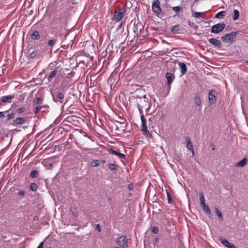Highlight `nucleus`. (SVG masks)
Returning <instances> with one entry per match:
<instances>
[{
  "mask_svg": "<svg viewBox=\"0 0 248 248\" xmlns=\"http://www.w3.org/2000/svg\"><path fill=\"white\" fill-rule=\"evenodd\" d=\"M240 31H232L229 33H226L221 37V41L224 43L230 42L232 43L235 42L237 35L239 34Z\"/></svg>",
  "mask_w": 248,
  "mask_h": 248,
  "instance_id": "f257e3e1",
  "label": "nucleus"
},
{
  "mask_svg": "<svg viewBox=\"0 0 248 248\" xmlns=\"http://www.w3.org/2000/svg\"><path fill=\"white\" fill-rule=\"evenodd\" d=\"M62 68H60L59 67H56L53 71H52L49 75L47 77L46 76L44 78V80H47V83H49L52 81L53 78L56 77H59L60 76V72Z\"/></svg>",
  "mask_w": 248,
  "mask_h": 248,
  "instance_id": "f03ea898",
  "label": "nucleus"
},
{
  "mask_svg": "<svg viewBox=\"0 0 248 248\" xmlns=\"http://www.w3.org/2000/svg\"><path fill=\"white\" fill-rule=\"evenodd\" d=\"M138 106L146 108L147 111H149L151 108V103L149 102L148 98L146 95L140 98V101Z\"/></svg>",
  "mask_w": 248,
  "mask_h": 248,
  "instance_id": "7ed1b4c3",
  "label": "nucleus"
},
{
  "mask_svg": "<svg viewBox=\"0 0 248 248\" xmlns=\"http://www.w3.org/2000/svg\"><path fill=\"white\" fill-rule=\"evenodd\" d=\"M19 186H13L10 188L11 192L14 195H17L21 198L25 197L26 191L25 190H21L19 188Z\"/></svg>",
  "mask_w": 248,
  "mask_h": 248,
  "instance_id": "20e7f679",
  "label": "nucleus"
},
{
  "mask_svg": "<svg viewBox=\"0 0 248 248\" xmlns=\"http://www.w3.org/2000/svg\"><path fill=\"white\" fill-rule=\"evenodd\" d=\"M225 27L224 23H219L212 27L211 32L214 33H218L221 32Z\"/></svg>",
  "mask_w": 248,
  "mask_h": 248,
  "instance_id": "39448f33",
  "label": "nucleus"
},
{
  "mask_svg": "<svg viewBox=\"0 0 248 248\" xmlns=\"http://www.w3.org/2000/svg\"><path fill=\"white\" fill-rule=\"evenodd\" d=\"M125 11V9L119 8L118 11H116L115 12L114 15L113 16V20L117 21H119L121 20L123 17V15Z\"/></svg>",
  "mask_w": 248,
  "mask_h": 248,
  "instance_id": "423d86ee",
  "label": "nucleus"
},
{
  "mask_svg": "<svg viewBox=\"0 0 248 248\" xmlns=\"http://www.w3.org/2000/svg\"><path fill=\"white\" fill-rule=\"evenodd\" d=\"M52 99L54 102L62 103L65 95L62 93H54L52 94Z\"/></svg>",
  "mask_w": 248,
  "mask_h": 248,
  "instance_id": "0eeeda50",
  "label": "nucleus"
},
{
  "mask_svg": "<svg viewBox=\"0 0 248 248\" xmlns=\"http://www.w3.org/2000/svg\"><path fill=\"white\" fill-rule=\"evenodd\" d=\"M117 242L119 245L123 248H127L128 242L127 238L124 236H121L117 238Z\"/></svg>",
  "mask_w": 248,
  "mask_h": 248,
  "instance_id": "6e6552de",
  "label": "nucleus"
},
{
  "mask_svg": "<svg viewBox=\"0 0 248 248\" xmlns=\"http://www.w3.org/2000/svg\"><path fill=\"white\" fill-rule=\"evenodd\" d=\"M152 10L153 11L157 13L160 14L162 10L160 7V1L159 0H155L152 4Z\"/></svg>",
  "mask_w": 248,
  "mask_h": 248,
  "instance_id": "1a4fd4ad",
  "label": "nucleus"
},
{
  "mask_svg": "<svg viewBox=\"0 0 248 248\" xmlns=\"http://www.w3.org/2000/svg\"><path fill=\"white\" fill-rule=\"evenodd\" d=\"M141 130L143 132V134L146 137H152V135L148 130V127L146 124V122L145 123H141Z\"/></svg>",
  "mask_w": 248,
  "mask_h": 248,
  "instance_id": "9d476101",
  "label": "nucleus"
},
{
  "mask_svg": "<svg viewBox=\"0 0 248 248\" xmlns=\"http://www.w3.org/2000/svg\"><path fill=\"white\" fill-rule=\"evenodd\" d=\"M165 77L167 79V86L170 88V84L172 83L175 78V76L174 74L168 72L166 74Z\"/></svg>",
  "mask_w": 248,
  "mask_h": 248,
  "instance_id": "9b49d317",
  "label": "nucleus"
},
{
  "mask_svg": "<svg viewBox=\"0 0 248 248\" xmlns=\"http://www.w3.org/2000/svg\"><path fill=\"white\" fill-rule=\"evenodd\" d=\"M219 240L222 244L228 248H237L234 245L230 243L227 239L220 237Z\"/></svg>",
  "mask_w": 248,
  "mask_h": 248,
  "instance_id": "f8f14e48",
  "label": "nucleus"
},
{
  "mask_svg": "<svg viewBox=\"0 0 248 248\" xmlns=\"http://www.w3.org/2000/svg\"><path fill=\"white\" fill-rule=\"evenodd\" d=\"M215 93V91L213 90H210L209 92L208 99L210 104H214L216 101Z\"/></svg>",
  "mask_w": 248,
  "mask_h": 248,
  "instance_id": "ddd939ff",
  "label": "nucleus"
},
{
  "mask_svg": "<svg viewBox=\"0 0 248 248\" xmlns=\"http://www.w3.org/2000/svg\"><path fill=\"white\" fill-rule=\"evenodd\" d=\"M209 43L215 46H217L218 48H221L222 45L220 41L217 39L211 38L208 40Z\"/></svg>",
  "mask_w": 248,
  "mask_h": 248,
  "instance_id": "4468645a",
  "label": "nucleus"
},
{
  "mask_svg": "<svg viewBox=\"0 0 248 248\" xmlns=\"http://www.w3.org/2000/svg\"><path fill=\"white\" fill-rule=\"evenodd\" d=\"M26 119L22 117L17 118L14 122L11 123L12 125L15 126L17 124H22L26 122Z\"/></svg>",
  "mask_w": 248,
  "mask_h": 248,
  "instance_id": "2eb2a0df",
  "label": "nucleus"
},
{
  "mask_svg": "<svg viewBox=\"0 0 248 248\" xmlns=\"http://www.w3.org/2000/svg\"><path fill=\"white\" fill-rule=\"evenodd\" d=\"M14 95L3 96L0 98L1 103H11Z\"/></svg>",
  "mask_w": 248,
  "mask_h": 248,
  "instance_id": "dca6fc26",
  "label": "nucleus"
},
{
  "mask_svg": "<svg viewBox=\"0 0 248 248\" xmlns=\"http://www.w3.org/2000/svg\"><path fill=\"white\" fill-rule=\"evenodd\" d=\"M194 100L195 104L197 106H201L202 104V101L200 98V95L199 93H194Z\"/></svg>",
  "mask_w": 248,
  "mask_h": 248,
  "instance_id": "f3484780",
  "label": "nucleus"
},
{
  "mask_svg": "<svg viewBox=\"0 0 248 248\" xmlns=\"http://www.w3.org/2000/svg\"><path fill=\"white\" fill-rule=\"evenodd\" d=\"M178 64L180 66V71L182 73V75H185L187 72L186 64L182 62H179Z\"/></svg>",
  "mask_w": 248,
  "mask_h": 248,
  "instance_id": "a211bd4d",
  "label": "nucleus"
},
{
  "mask_svg": "<svg viewBox=\"0 0 248 248\" xmlns=\"http://www.w3.org/2000/svg\"><path fill=\"white\" fill-rule=\"evenodd\" d=\"M37 94L35 95V98L34 100L33 101V105H37L38 104H42L43 98L41 97H39L37 96Z\"/></svg>",
  "mask_w": 248,
  "mask_h": 248,
  "instance_id": "6ab92c4d",
  "label": "nucleus"
},
{
  "mask_svg": "<svg viewBox=\"0 0 248 248\" xmlns=\"http://www.w3.org/2000/svg\"><path fill=\"white\" fill-rule=\"evenodd\" d=\"M40 33L37 31H34L32 34H31V37L33 40H37L40 38Z\"/></svg>",
  "mask_w": 248,
  "mask_h": 248,
  "instance_id": "aec40b11",
  "label": "nucleus"
},
{
  "mask_svg": "<svg viewBox=\"0 0 248 248\" xmlns=\"http://www.w3.org/2000/svg\"><path fill=\"white\" fill-rule=\"evenodd\" d=\"M247 159L246 157H245L240 161L237 162L236 166L238 167H243L247 164Z\"/></svg>",
  "mask_w": 248,
  "mask_h": 248,
  "instance_id": "412c9836",
  "label": "nucleus"
},
{
  "mask_svg": "<svg viewBox=\"0 0 248 248\" xmlns=\"http://www.w3.org/2000/svg\"><path fill=\"white\" fill-rule=\"evenodd\" d=\"M215 212L216 214L218 217L219 220L222 221L223 220V217L222 212L220 211L217 207H215Z\"/></svg>",
  "mask_w": 248,
  "mask_h": 248,
  "instance_id": "4be33fe9",
  "label": "nucleus"
},
{
  "mask_svg": "<svg viewBox=\"0 0 248 248\" xmlns=\"http://www.w3.org/2000/svg\"><path fill=\"white\" fill-rule=\"evenodd\" d=\"M192 16L193 17H196V18H199V17L204 18V14H203V13L192 11Z\"/></svg>",
  "mask_w": 248,
  "mask_h": 248,
  "instance_id": "5701e85b",
  "label": "nucleus"
},
{
  "mask_svg": "<svg viewBox=\"0 0 248 248\" xmlns=\"http://www.w3.org/2000/svg\"><path fill=\"white\" fill-rule=\"evenodd\" d=\"M56 42H57L56 39H50L48 41L47 46H50L51 47V48H50L51 51H52V47L55 45Z\"/></svg>",
  "mask_w": 248,
  "mask_h": 248,
  "instance_id": "b1692460",
  "label": "nucleus"
},
{
  "mask_svg": "<svg viewBox=\"0 0 248 248\" xmlns=\"http://www.w3.org/2000/svg\"><path fill=\"white\" fill-rule=\"evenodd\" d=\"M239 15L240 13L239 11L236 9H234L233 10V15L232 16L233 20L234 21L237 20L239 17Z\"/></svg>",
  "mask_w": 248,
  "mask_h": 248,
  "instance_id": "393cba45",
  "label": "nucleus"
},
{
  "mask_svg": "<svg viewBox=\"0 0 248 248\" xmlns=\"http://www.w3.org/2000/svg\"><path fill=\"white\" fill-rule=\"evenodd\" d=\"M226 15L225 11H222L217 13L215 16V18H221L224 17Z\"/></svg>",
  "mask_w": 248,
  "mask_h": 248,
  "instance_id": "a878e982",
  "label": "nucleus"
},
{
  "mask_svg": "<svg viewBox=\"0 0 248 248\" xmlns=\"http://www.w3.org/2000/svg\"><path fill=\"white\" fill-rule=\"evenodd\" d=\"M180 26L179 25H177L173 27L171 29V31L173 33H177L180 30Z\"/></svg>",
  "mask_w": 248,
  "mask_h": 248,
  "instance_id": "bb28decb",
  "label": "nucleus"
},
{
  "mask_svg": "<svg viewBox=\"0 0 248 248\" xmlns=\"http://www.w3.org/2000/svg\"><path fill=\"white\" fill-rule=\"evenodd\" d=\"M186 141H187L186 147L189 150H191L192 148H193V145H192V143L190 141V138H186Z\"/></svg>",
  "mask_w": 248,
  "mask_h": 248,
  "instance_id": "cd10ccee",
  "label": "nucleus"
},
{
  "mask_svg": "<svg viewBox=\"0 0 248 248\" xmlns=\"http://www.w3.org/2000/svg\"><path fill=\"white\" fill-rule=\"evenodd\" d=\"M30 188L32 191H36L38 188V186L35 183H31L30 185Z\"/></svg>",
  "mask_w": 248,
  "mask_h": 248,
  "instance_id": "c85d7f7f",
  "label": "nucleus"
},
{
  "mask_svg": "<svg viewBox=\"0 0 248 248\" xmlns=\"http://www.w3.org/2000/svg\"><path fill=\"white\" fill-rule=\"evenodd\" d=\"M39 175V172L37 170H32L30 173V176L32 178H37Z\"/></svg>",
  "mask_w": 248,
  "mask_h": 248,
  "instance_id": "c756f323",
  "label": "nucleus"
},
{
  "mask_svg": "<svg viewBox=\"0 0 248 248\" xmlns=\"http://www.w3.org/2000/svg\"><path fill=\"white\" fill-rule=\"evenodd\" d=\"M203 210L204 211V212L207 214L210 215H211L212 213L208 205H205L203 207Z\"/></svg>",
  "mask_w": 248,
  "mask_h": 248,
  "instance_id": "7c9ffc66",
  "label": "nucleus"
},
{
  "mask_svg": "<svg viewBox=\"0 0 248 248\" xmlns=\"http://www.w3.org/2000/svg\"><path fill=\"white\" fill-rule=\"evenodd\" d=\"M108 167H109V169L111 170H117L119 167V166L118 165H117L116 164H113V163H110L108 165Z\"/></svg>",
  "mask_w": 248,
  "mask_h": 248,
  "instance_id": "2f4dec72",
  "label": "nucleus"
},
{
  "mask_svg": "<svg viewBox=\"0 0 248 248\" xmlns=\"http://www.w3.org/2000/svg\"><path fill=\"white\" fill-rule=\"evenodd\" d=\"M172 9L173 11L176 12V14H178L181 10H182V7L179 6L172 7Z\"/></svg>",
  "mask_w": 248,
  "mask_h": 248,
  "instance_id": "473e14b6",
  "label": "nucleus"
},
{
  "mask_svg": "<svg viewBox=\"0 0 248 248\" xmlns=\"http://www.w3.org/2000/svg\"><path fill=\"white\" fill-rule=\"evenodd\" d=\"M45 106L44 105L42 106H38V107H35V108H34V109H33V112L34 113V114H37V113H38L41 109L43 108V107H45Z\"/></svg>",
  "mask_w": 248,
  "mask_h": 248,
  "instance_id": "72a5a7b5",
  "label": "nucleus"
},
{
  "mask_svg": "<svg viewBox=\"0 0 248 248\" xmlns=\"http://www.w3.org/2000/svg\"><path fill=\"white\" fill-rule=\"evenodd\" d=\"M16 116V113L15 112H13V113H9L7 115V121H9L10 120H11V119L12 118H14Z\"/></svg>",
  "mask_w": 248,
  "mask_h": 248,
  "instance_id": "f704fd0d",
  "label": "nucleus"
},
{
  "mask_svg": "<svg viewBox=\"0 0 248 248\" xmlns=\"http://www.w3.org/2000/svg\"><path fill=\"white\" fill-rule=\"evenodd\" d=\"M38 51H33L30 54V57L31 59H33L36 58V57L38 55Z\"/></svg>",
  "mask_w": 248,
  "mask_h": 248,
  "instance_id": "c9c22d12",
  "label": "nucleus"
},
{
  "mask_svg": "<svg viewBox=\"0 0 248 248\" xmlns=\"http://www.w3.org/2000/svg\"><path fill=\"white\" fill-rule=\"evenodd\" d=\"M167 195L169 203H172L173 201L171 196L168 191H167Z\"/></svg>",
  "mask_w": 248,
  "mask_h": 248,
  "instance_id": "e433bc0d",
  "label": "nucleus"
},
{
  "mask_svg": "<svg viewBox=\"0 0 248 248\" xmlns=\"http://www.w3.org/2000/svg\"><path fill=\"white\" fill-rule=\"evenodd\" d=\"M108 151L109 154H112V155H117V154L119 152L117 151L114 150L113 149H112L111 148L108 149Z\"/></svg>",
  "mask_w": 248,
  "mask_h": 248,
  "instance_id": "4c0bfd02",
  "label": "nucleus"
},
{
  "mask_svg": "<svg viewBox=\"0 0 248 248\" xmlns=\"http://www.w3.org/2000/svg\"><path fill=\"white\" fill-rule=\"evenodd\" d=\"M70 211L72 213V214L75 216H76L78 215V210L76 208L74 207H72L70 208Z\"/></svg>",
  "mask_w": 248,
  "mask_h": 248,
  "instance_id": "58836bf2",
  "label": "nucleus"
},
{
  "mask_svg": "<svg viewBox=\"0 0 248 248\" xmlns=\"http://www.w3.org/2000/svg\"><path fill=\"white\" fill-rule=\"evenodd\" d=\"M25 107H21L16 109V112L18 113H23L25 111Z\"/></svg>",
  "mask_w": 248,
  "mask_h": 248,
  "instance_id": "ea45409f",
  "label": "nucleus"
},
{
  "mask_svg": "<svg viewBox=\"0 0 248 248\" xmlns=\"http://www.w3.org/2000/svg\"><path fill=\"white\" fill-rule=\"evenodd\" d=\"M120 158L125 159L126 156L124 154L118 152L117 155Z\"/></svg>",
  "mask_w": 248,
  "mask_h": 248,
  "instance_id": "a19ab883",
  "label": "nucleus"
},
{
  "mask_svg": "<svg viewBox=\"0 0 248 248\" xmlns=\"http://www.w3.org/2000/svg\"><path fill=\"white\" fill-rule=\"evenodd\" d=\"M152 232L155 234L158 233L159 230L157 227H153L152 230Z\"/></svg>",
  "mask_w": 248,
  "mask_h": 248,
  "instance_id": "79ce46f5",
  "label": "nucleus"
},
{
  "mask_svg": "<svg viewBox=\"0 0 248 248\" xmlns=\"http://www.w3.org/2000/svg\"><path fill=\"white\" fill-rule=\"evenodd\" d=\"M188 24L189 26H192L195 29H197L198 27V25H196L194 23L191 22L190 21H189Z\"/></svg>",
  "mask_w": 248,
  "mask_h": 248,
  "instance_id": "37998d69",
  "label": "nucleus"
},
{
  "mask_svg": "<svg viewBox=\"0 0 248 248\" xmlns=\"http://www.w3.org/2000/svg\"><path fill=\"white\" fill-rule=\"evenodd\" d=\"M200 202L204 201V198L203 194L202 193H200Z\"/></svg>",
  "mask_w": 248,
  "mask_h": 248,
  "instance_id": "c03bdc74",
  "label": "nucleus"
},
{
  "mask_svg": "<svg viewBox=\"0 0 248 248\" xmlns=\"http://www.w3.org/2000/svg\"><path fill=\"white\" fill-rule=\"evenodd\" d=\"M7 112V111H0V118L4 117L5 113Z\"/></svg>",
  "mask_w": 248,
  "mask_h": 248,
  "instance_id": "a18cd8bd",
  "label": "nucleus"
},
{
  "mask_svg": "<svg viewBox=\"0 0 248 248\" xmlns=\"http://www.w3.org/2000/svg\"><path fill=\"white\" fill-rule=\"evenodd\" d=\"M138 109L139 110V111H140V113L141 115H143V111H142V108H141L140 107V106H138Z\"/></svg>",
  "mask_w": 248,
  "mask_h": 248,
  "instance_id": "49530a36",
  "label": "nucleus"
},
{
  "mask_svg": "<svg viewBox=\"0 0 248 248\" xmlns=\"http://www.w3.org/2000/svg\"><path fill=\"white\" fill-rule=\"evenodd\" d=\"M24 99V96L23 94L20 95L18 96V100L19 101H23Z\"/></svg>",
  "mask_w": 248,
  "mask_h": 248,
  "instance_id": "de8ad7c7",
  "label": "nucleus"
},
{
  "mask_svg": "<svg viewBox=\"0 0 248 248\" xmlns=\"http://www.w3.org/2000/svg\"><path fill=\"white\" fill-rule=\"evenodd\" d=\"M141 123H145L146 122V119H145L143 114L141 115Z\"/></svg>",
  "mask_w": 248,
  "mask_h": 248,
  "instance_id": "09e8293b",
  "label": "nucleus"
},
{
  "mask_svg": "<svg viewBox=\"0 0 248 248\" xmlns=\"http://www.w3.org/2000/svg\"><path fill=\"white\" fill-rule=\"evenodd\" d=\"M96 229L98 231V232H101V227L100 226V225L99 224H97L96 225Z\"/></svg>",
  "mask_w": 248,
  "mask_h": 248,
  "instance_id": "8fccbe9b",
  "label": "nucleus"
},
{
  "mask_svg": "<svg viewBox=\"0 0 248 248\" xmlns=\"http://www.w3.org/2000/svg\"><path fill=\"white\" fill-rule=\"evenodd\" d=\"M94 162L95 163V164L94 165V167H97L99 165V162L98 160H95Z\"/></svg>",
  "mask_w": 248,
  "mask_h": 248,
  "instance_id": "3c124183",
  "label": "nucleus"
},
{
  "mask_svg": "<svg viewBox=\"0 0 248 248\" xmlns=\"http://www.w3.org/2000/svg\"><path fill=\"white\" fill-rule=\"evenodd\" d=\"M44 242H42L37 248H43Z\"/></svg>",
  "mask_w": 248,
  "mask_h": 248,
  "instance_id": "603ef678",
  "label": "nucleus"
},
{
  "mask_svg": "<svg viewBox=\"0 0 248 248\" xmlns=\"http://www.w3.org/2000/svg\"><path fill=\"white\" fill-rule=\"evenodd\" d=\"M45 44V41H44V42H43L41 40V42H40L39 44V46L40 47H41Z\"/></svg>",
  "mask_w": 248,
  "mask_h": 248,
  "instance_id": "864d4df0",
  "label": "nucleus"
},
{
  "mask_svg": "<svg viewBox=\"0 0 248 248\" xmlns=\"http://www.w3.org/2000/svg\"><path fill=\"white\" fill-rule=\"evenodd\" d=\"M201 205L203 207V206L206 205V204L205 203L204 201L200 202Z\"/></svg>",
  "mask_w": 248,
  "mask_h": 248,
  "instance_id": "5fc2aeb1",
  "label": "nucleus"
},
{
  "mask_svg": "<svg viewBox=\"0 0 248 248\" xmlns=\"http://www.w3.org/2000/svg\"><path fill=\"white\" fill-rule=\"evenodd\" d=\"M138 26H135L134 29V31L136 33V34H137V31H138Z\"/></svg>",
  "mask_w": 248,
  "mask_h": 248,
  "instance_id": "6e6d98bb",
  "label": "nucleus"
},
{
  "mask_svg": "<svg viewBox=\"0 0 248 248\" xmlns=\"http://www.w3.org/2000/svg\"><path fill=\"white\" fill-rule=\"evenodd\" d=\"M53 65L54 64L52 63H51L50 64H49L48 66V68H50L51 69L53 67Z\"/></svg>",
  "mask_w": 248,
  "mask_h": 248,
  "instance_id": "4d7b16f0",
  "label": "nucleus"
},
{
  "mask_svg": "<svg viewBox=\"0 0 248 248\" xmlns=\"http://www.w3.org/2000/svg\"><path fill=\"white\" fill-rule=\"evenodd\" d=\"M133 187V186L132 184H130L128 185V188L130 189H132Z\"/></svg>",
  "mask_w": 248,
  "mask_h": 248,
  "instance_id": "13d9d810",
  "label": "nucleus"
},
{
  "mask_svg": "<svg viewBox=\"0 0 248 248\" xmlns=\"http://www.w3.org/2000/svg\"><path fill=\"white\" fill-rule=\"evenodd\" d=\"M189 151L192 152V155H193V156H194L195 155V154H194V151L193 150V148H192V150H189Z\"/></svg>",
  "mask_w": 248,
  "mask_h": 248,
  "instance_id": "bf43d9fd",
  "label": "nucleus"
},
{
  "mask_svg": "<svg viewBox=\"0 0 248 248\" xmlns=\"http://www.w3.org/2000/svg\"><path fill=\"white\" fill-rule=\"evenodd\" d=\"M189 151L192 152V155H193V156H194L195 155V154H194V151L193 150V148H192V150H189Z\"/></svg>",
  "mask_w": 248,
  "mask_h": 248,
  "instance_id": "052dcab7",
  "label": "nucleus"
},
{
  "mask_svg": "<svg viewBox=\"0 0 248 248\" xmlns=\"http://www.w3.org/2000/svg\"><path fill=\"white\" fill-rule=\"evenodd\" d=\"M100 162L102 164H105L106 163V161L105 160H100Z\"/></svg>",
  "mask_w": 248,
  "mask_h": 248,
  "instance_id": "680f3d73",
  "label": "nucleus"
},
{
  "mask_svg": "<svg viewBox=\"0 0 248 248\" xmlns=\"http://www.w3.org/2000/svg\"><path fill=\"white\" fill-rule=\"evenodd\" d=\"M159 238L156 237V238H155V242H158V241H159Z\"/></svg>",
  "mask_w": 248,
  "mask_h": 248,
  "instance_id": "e2e57ef3",
  "label": "nucleus"
},
{
  "mask_svg": "<svg viewBox=\"0 0 248 248\" xmlns=\"http://www.w3.org/2000/svg\"><path fill=\"white\" fill-rule=\"evenodd\" d=\"M122 26V23H121L120 24V25L118 26L117 30L120 29L121 28Z\"/></svg>",
  "mask_w": 248,
  "mask_h": 248,
  "instance_id": "0e129e2a",
  "label": "nucleus"
},
{
  "mask_svg": "<svg viewBox=\"0 0 248 248\" xmlns=\"http://www.w3.org/2000/svg\"><path fill=\"white\" fill-rule=\"evenodd\" d=\"M1 105H2V103H1V101L0 100V107L1 106Z\"/></svg>",
  "mask_w": 248,
  "mask_h": 248,
  "instance_id": "69168bd1",
  "label": "nucleus"
},
{
  "mask_svg": "<svg viewBox=\"0 0 248 248\" xmlns=\"http://www.w3.org/2000/svg\"><path fill=\"white\" fill-rule=\"evenodd\" d=\"M113 248H121L114 247Z\"/></svg>",
  "mask_w": 248,
  "mask_h": 248,
  "instance_id": "338daca9",
  "label": "nucleus"
},
{
  "mask_svg": "<svg viewBox=\"0 0 248 248\" xmlns=\"http://www.w3.org/2000/svg\"><path fill=\"white\" fill-rule=\"evenodd\" d=\"M246 63H247V64H248V61H246Z\"/></svg>",
  "mask_w": 248,
  "mask_h": 248,
  "instance_id": "774afa93",
  "label": "nucleus"
}]
</instances>
